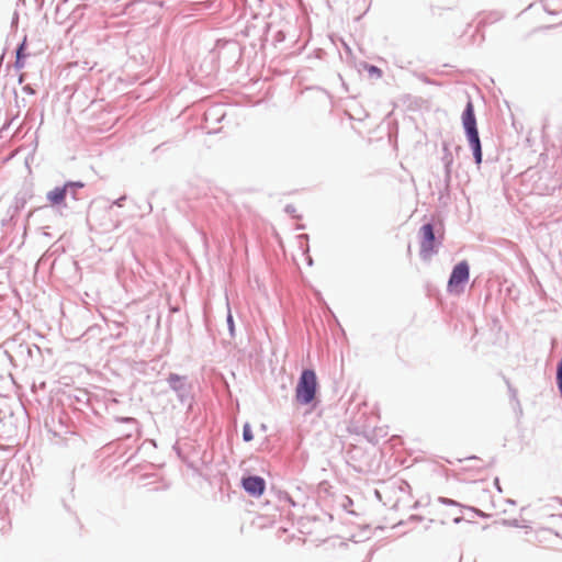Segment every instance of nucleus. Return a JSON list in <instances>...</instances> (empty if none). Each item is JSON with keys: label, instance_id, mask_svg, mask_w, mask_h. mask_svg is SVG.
I'll list each match as a JSON object with an SVG mask.
<instances>
[{"label": "nucleus", "instance_id": "7ed1b4c3", "mask_svg": "<svg viewBox=\"0 0 562 562\" xmlns=\"http://www.w3.org/2000/svg\"><path fill=\"white\" fill-rule=\"evenodd\" d=\"M420 238V256L425 260H429L435 252V234L431 224H425L419 229Z\"/></svg>", "mask_w": 562, "mask_h": 562}, {"label": "nucleus", "instance_id": "4468645a", "mask_svg": "<svg viewBox=\"0 0 562 562\" xmlns=\"http://www.w3.org/2000/svg\"><path fill=\"white\" fill-rule=\"evenodd\" d=\"M70 186H74V183H71ZM76 187H82L81 183H75Z\"/></svg>", "mask_w": 562, "mask_h": 562}, {"label": "nucleus", "instance_id": "f257e3e1", "mask_svg": "<svg viewBox=\"0 0 562 562\" xmlns=\"http://www.w3.org/2000/svg\"><path fill=\"white\" fill-rule=\"evenodd\" d=\"M317 376L313 370L305 369L301 373L295 386V400L299 404L308 405L313 403L317 394Z\"/></svg>", "mask_w": 562, "mask_h": 562}, {"label": "nucleus", "instance_id": "ddd939ff", "mask_svg": "<svg viewBox=\"0 0 562 562\" xmlns=\"http://www.w3.org/2000/svg\"><path fill=\"white\" fill-rule=\"evenodd\" d=\"M558 381H562V363L560 364L558 369Z\"/></svg>", "mask_w": 562, "mask_h": 562}, {"label": "nucleus", "instance_id": "9d476101", "mask_svg": "<svg viewBox=\"0 0 562 562\" xmlns=\"http://www.w3.org/2000/svg\"><path fill=\"white\" fill-rule=\"evenodd\" d=\"M368 71H369L371 75H374V76H376V77H381V76H382V71H381V69H379V68H378V67H375V66H370V67L368 68Z\"/></svg>", "mask_w": 562, "mask_h": 562}, {"label": "nucleus", "instance_id": "1a4fd4ad", "mask_svg": "<svg viewBox=\"0 0 562 562\" xmlns=\"http://www.w3.org/2000/svg\"><path fill=\"white\" fill-rule=\"evenodd\" d=\"M243 437H244L245 441H251L254 439L252 431H251L250 426L248 424H246L244 426Z\"/></svg>", "mask_w": 562, "mask_h": 562}, {"label": "nucleus", "instance_id": "f8f14e48", "mask_svg": "<svg viewBox=\"0 0 562 562\" xmlns=\"http://www.w3.org/2000/svg\"><path fill=\"white\" fill-rule=\"evenodd\" d=\"M227 322H228V325H229L231 333H233V330H234V323H233V317H232L231 314H228Z\"/></svg>", "mask_w": 562, "mask_h": 562}, {"label": "nucleus", "instance_id": "f03ea898", "mask_svg": "<svg viewBox=\"0 0 562 562\" xmlns=\"http://www.w3.org/2000/svg\"><path fill=\"white\" fill-rule=\"evenodd\" d=\"M470 268L467 261H461L454 266L448 281V291L460 294L464 290V284L469 281Z\"/></svg>", "mask_w": 562, "mask_h": 562}, {"label": "nucleus", "instance_id": "0eeeda50", "mask_svg": "<svg viewBox=\"0 0 562 562\" xmlns=\"http://www.w3.org/2000/svg\"><path fill=\"white\" fill-rule=\"evenodd\" d=\"M460 462H467V463H473V464H467L465 467H463L462 469L467 470V469H475L477 471H482V470H485L486 468H488L490 463L481 458H477V457H469V458H465V459H460L459 460Z\"/></svg>", "mask_w": 562, "mask_h": 562}, {"label": "nucleus", "instance_id": "2eb2a0df", "mask_svg": "<svg viewBox=\"0 0 562 562\" xmlns=\"http://www.w3.org/2000/svg\"><path fill=\"white\" fill-rule=\"evenodd\" d=\"M558 382H559V386H560V389L562 391V381H558Z\"/></svg>", "mask_w": 562, "mask_h": 562}, {"label": "nucleus", "instance_id": "39448f33", "mask_svg": "<svg viewBox=\"0 0 562 562\" xmlns=\"http://www.w3.org/2000/svg\"><path fill=\"white\" fill-rule=\"evenodd\" d=\"M265 486V481L260 476H248L243 480V487L254 496L262 495Z\"/></svg>", "mask_w": 562, "mask_h": 562}, {"label": "nucleus", "instance_id": "9b49d317", "mask_svg": "<svg viewBox=\"0 0 562 562\" xmlns=\"http://www.w3.org/2000/svg\"><path fill=\"white\" fill-rule=\"evenodd\" d=\"M23 49H24V45L22 44V45L19 47L18 52H16V66H18V67H22V65H20V60H21V58H22V52H23Z\"/></svg>", "mask_w": 562, "mask_h": 562}, {"label": "nucleus", "instance_id": "6e6552de", "mask_svg": "<svg viewBox=\"0 0 562 562\" xmlns=\"http://www.w3.org/2000/svg\"><path fill=\"white\" fill-rule=\"evenodd\" d=\"M468 139H469V143H470V146L472 147L473 155H474V158H475V162L477 165H480L481 161H482V149H481L480 137L479 136H474V137H470Z\"/></svg>", "mask_w": 562, "mask_h": 562}, {"label": "nucleus", "instance_id": "20e7f679", "mask_svg": "<svg viewBox=\"0 0 562 562\" xmlns=\"http://www.w3.org/2000/svg\"><path fill=\"white\" fill-rule=\"evenodd\" d=\"M462 123L465 128L468 138L479 136L476 128V120L474 115V106L471 101L468 102L465 110L462 114Z\"/></svg>", "mask_w": 562, "mask_h": 562}, {"label": "nucleus", "instance_id": "423d86ee", "mask_svg": "<svg viewBox=\"0 0 562 562\" xmlns=\"http://www.w3.org/2000/svg\"><path fill=\"white\" fill-rule=\"evenodd\" d=\"M71 184V182L66 183L64 187H57L54 190L47 193V200L52 205H59L65 202L67 188Z\"/></svg>", "mask_w": 562, "mask_h": 562}]
</instances>
